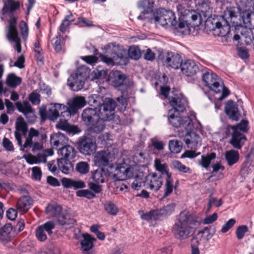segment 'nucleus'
Here are the masks:
<instances>
[{
	"mask_svg": "<svg viewBox=\"0 0 254 254\" xmlns=\"http://www.w3.org/2000/svg\"><path fill=\"white\" fill-rule=\"evenodd\" d=\"M116 106V103L113 99L105 98L99 109H85L81 118L88 126V130L91 133H95L103 131L105 128V122L114 119Z\"/></svg>",
	"mask_w": 254,
	"mask_h": 254,
	"instance_id": "nucleus-1",
	"label": "nucleus"
},
{
	"mask_svg": "<svg viewBox=\"0 0 254 254\" xmlns=\"http://www.w3.org/2000/svg\"><path fill=\"white\" fill-rule=\"evenodd\" d=\"M110 171L99 169L92 173V178L97 183H103L108 176L116 180L123 181L130 178L134 174L132 166L125 162L113 164L110 166Z\"/></svg>",
	"mask_w": 254,
	"mask_h": 254,
	"instance_id": "nucleus-2",
	"label": "nucleus"
},
{
	"mask_svg": "<svg viewBox=\"0 0 254 254\" xmlns=\"http://www.w3.org/2000/svg\"><path fill=\"white\" fill-rule=\"evenodd\" d=\"M19 6L20 3L18 1L14 0H3V6L1 10V16L0 17L2 20H4V16L6 15H8L9 17L6 36L9 41L15 43L14 48L18 53H20L21 51V41L16 28L17 18L14 16L13 12L19 8Z\"/></svg>",
	"mask_w": 254,
	"mask_h": 254,
	"instance_id": "nucleus-3",
	"label": "nucleus"
},
{
	"mask_svg": "<svg viewBox=\"0 0 254 254\" xmlns=\"http://www.w3.org/2000/svg\"><path fill=\"white\" fill-rule=\"evenodd\" d=\"M200 222L195 220L188 211H183L178 215L172 231L179 240H185L193 234Z\"/></svg>",
	"mask_w": 254,
	"mask_h": 254,
	"instance_id": "nucleus-4",
	"label": "nucleus"
},
{
	"mask_svg": "<svg viewBox=\"0 0 254 254\" xmlns=\"http://www.w3.org/2000/svg\"><path fill=\"white\" fill-rule=\"evenodd\" d=\"M46 136L45 134H40L38 130L31 127L30 128L28 135L26 137L25 141L20 146V150L25 152H28L30 149L33 153L41 150L43 148V141L45 140Z\"/></svg>",
	"mask_w": 254,
	"mask_h": 254,
	"instance_id": "nucleus-5",
	"label": "nucleus"
},
{
	"mask_svg": "<svg viewBox=\"0 0 254 254\" xmlns=\"http://www.w3.org/2000/svg\"><path fill=\"white\" fill-rule=\"evenodd\" d=\"M202 80L206 86L216 93L222 92L221 95L218 98L219 100H223L229 95V90L226 88L221 79L211 70H208L202 74Z\"/></svg>",
	"mask_w": 254,
	"mask_h": 254,
	"instance_id": "nucleus-6",
	"label": "nucleus"
},
{
	"mask_svg": "<svg viewBox=\"0 0 254 254\" xmlns=\"http://www.w3.org/2000/svg\"><path fill=\"white\" fill-rule=\"evenodd\" d=\"M193 128V127L189 130L185 129L184 133V131L179 132V137H184V140L188 147L192 150L186 151L182 155V158H193L200 154L199 152L196 153L194 150L200 146L201 138L198 134L192 131Z\"/></svg>",
	"mask_w": 254,
	"mask_h": 254,
	"instance_id": "nucleus-7",
	"label": "nucleus"
},
{
	"mask_svg": "<svg viewBox=\"0 0 254 254\" xmlns=\"http://www.w3.org/2000/svg\"><path fill=\"white\" fill-rule=\"evenodd\" d=\"M154 166L156 170L161 173V175H166L164 197H167L173 192L174 189H176L178 181L176 182L175 185H174L172 174L169 172L168 165L163 163L159 159L155 160Z\"/></svg>",
	"mask_w": 254,
	"mask_h": 254,
	"instance_id": "nucleus-8",
	"label": "nucleus"
},
{
	"mask_svg": "<svg viewBox=\"0 0 254 254\" xmlns=\"http://www.w3.org/2000/svg\"><path fill=\"white\" fill-rule=\"evenodd\" d=\"M88 74V70L85 66L78 67L67 80V84L70 88L74 91L81 90L83 87Z\"/></svg>",
	"mask_w": 254,
	"mask_h": 254,
	"instance_id": "nucleus-9",
	"label": "nucleus"
},
{
	"mask_svg": "<svg viewBox=\"0 0 254 254\" xmlns=\"http://www.w3.org/2000/svg\"><path fill=\"white\" fill-rule=\"evenodd\" d=\"M154 19L158 24L162 26H176L177 25L174 13L164 8L158 10L157 15L154 17Z\"/></svg>",
	"mask_w": 254,
	"mask_h": 254,
	"instance_id": "nucleus-10",
	"label": "nucleus"
},
{
	"mask_svg": "<svg viewBox=\"0 0 254 254\" xmlns=\"http://www.w3.org/2000/svg\"><path fill=\"white\" fill-rule=\"evenodd\" d=\"M109 78L113 85L118 88H123L120 90H126L132 85V82L121 71L113 70L109 74Z\"/></svg>",
	"mask_w": 254,
	"mask_h": 254,
	"instance_id": "nucleus-11",
	"label": "nucleus"
},
{
	"mask_svg": "<svg viewBox=\"0 0 254 254\" xmlns=\"http://www.w3.org/2000/svg\"><path fill=\"white\" fill-rule=\"evenodd\" d=\"M101 60L109 65L114 64L126 65L128 63V58L125 51L119 53L113 52L110 57L100 55Z\"/></svg>",
	"mask_w": 254,
	"mask_h": 254,
	"instance_id": "nucleus-12",
	"label": "nucleus"
},
{
	"mask_svg": "<svg viewBox=\"0 0 254 254\" xmlns=\"http://www.w3.org/2000/svg\"><path fill=\"white\" fill-rule=\"evenodd\" d=\"M172 110H169L168 119L169 123L174 127L183 128L185 129H190L193 127L192 120L188 116L181 117L171 114Z\"/></svg>",
	"mask_w": 254,
	"mask_h": 254,
	"instance_id": "nucleus-13",
	"label": "nucleus"
},
{
	"mask_svg": "<svg viewBox=\"0 0 254 254\" xmlns=\"http://www.w3.org/2000/svg\"><path fill=\"white\" fill-rule=\"evenodd\" d=\"M56 223L53 221H49L39 226L35 230V236L40 242H45L47 239V235H51L55 229Z\"/></svg>",
	"mask_w": 254,
	"mask_h": 254,
	"instance_id": "nucleus-14",
	"label": "nucleus"
},
{
	"mask_svg": "<svg viewBox=\"0 0 254 254\" xmlns=\"http://www.w3.org/2000/svg\"><path fill=\"white\" fill-rule=\"evenodd\" d=\"M180 68L182 73L187 76H193L202 70L192 60H187L182 62Z\"/></svg>",
	"mask_w": 254,
	"mask_h": 254,
	"instance_id": "nucleus-15",
	"label": "nucleus"
},
{
	"mask_svg": "<svg viewBox=\"0 0 254 254\" xmlns=\"http://www.w3.org/2000/svg\"><path fill=\"white\" fill-rule=\"evenodd\" d=\"M96 149V141L93 138L86 137L79 142V150L83 154L90 155L95 151Z\"/></svg>",
	"mask_w": 254,
	"mask_h": 254,
	"instance_id": "nucleus-16",
	"label": "nucleus"
},
{
	"mask_svg": "<svg viewBox=\"0 0 254 254\" xmlns=\"http://www.w3.org/2000/svg\"><path fill=\"white\" fill-rule=\"evenodd\" d=\"M183 60L181 56L175 52H167L165 54L164 63L167 66L174 69L181 67Z\"/></svg>",
	"mask_w": 254,
	"mask_h": 254,
	"instance_id": "nucleus-17",
	"label": "nucleus"
},
{
	"mask_svg": "<svg viewBox=\"0 0 254 254\" xmlns=\"http://www.w3.org/2000/svg\"><path fill=\"white\" fill-rule=\"evenodd\" d=\"M215 27L212 28L215 36L224 37L226 36L230 30V26L228 20L222 17L219 21L215 23Z\"/></svg>",
	"mask_w": 254,
	"mask_h": 254,
	"instance_id": "nucleus-18",
	"label": "nucleus"
},
{
	"mask_svg": "<svg viewBox=\"0 0 254 254\" xmlns=\"http://www.w3.org/2000/svg\"><path fill=\"white\" fill-rule=\"evenodd\" d=\"M16 130L14 133L15 139L18 145H21L22 135L26 136L27 127L24 119L22 117L17 118L15 123Z\"/></svg>",
	"mask_w": 254,
	"mask_h": 254,
	"instance_id": "nucleus-19",
	"label": "nucleus"
},
{
	"mask_svg": "<svg viewBox=\"0 0 254 254\" xmlns=\"http://www.w3.org/2000/svg\"><path fill=\"white\" fill-rule=\"evenodd\" d=\"M15 105L18 111L24 115L29 122H32L34 121L35 116L34 110L28 101L17 102L15 103Z\"/></svg>",
	"mask_w": 254,
	"mask_h": 254,
	"instance_id": "nucleus-20",
	"label": "nucleus"
},
{
	"mask_svg": "<svg viewBox=\"0 0 254 254\" xmlns=\"http://www.w3.org/2000/svg\"><path fill=\"white\" fill-rule=\"evenodd\" d=\"M233 130L230 143L236 149H241L247 140L246 136L242 132H238L235 127H231Z\"/></svg>",
	"mask_w": 254,
	"mask_h": 254,
	"instance_id": "nucleus-21",
	"label": "nucleus"
},
{
	"mask_svg": "<svg viewBox=\"0 0 254 254\" xmlns=\"http://www.w3.org/2000/svg\"><path fill=\"white\" fill-rule=\"evenodd\" d=\"M33 202V199L29 195H23L17 201L16 208L18 212L24 214L31 208Z\"/></svg>",
	"mask_w": 254,
	"mask_h": 254,
	"instance_id": "nucleus-22",
	"label": "nucleus"
},
{
	"mask_svg": "<svg viewBox=\"0 0 254 254\" xmlns=\"http://www.w3.org/2000/svg\"><path fill=\"white\" fill-rule=\"evenodd\" d=\"M68 108L65 106L61 104H51V107L47 112V116L51 120H55L59 117L60 113L62 114L66 112Z\"/></svg>",
	"mask_w": 254,
	"mask_h": 254,
	"instance_id": "nucleus-23",
	"label": "nucleus"
},
{
	"mask_svg": "<svg viewBox=\"0 0 254 254\" xmlns=\"http://www.w3.org/2000/svg\"><path fill=\"white\" fill-rule=\"evenodd\" d=\"M110 155L111 154L108 151L103 150L97 152L94 157V164L100 167L107 166Z\"/></svg>",
	"mask_w": 254,
	"mask_h": 254,
	"instance_id": "nucleus-24",
	"label": "nucleus"
},
{
	"mask_svg": "<svg viewBox=\"0 0 254 254\" xmlns=\"http://www.w3.org/2000/svg\"><path fill=\"white\" fill-rule=\"evenodd\" d=\"M226 114L233 120H239L240 114L238 111L237 105L232 100L228 101L225 107Z\"/></svg>",
	"mask_w": 254,
	"mask_h": 254,
	"instance_id": "nucleus-25",
	"label": "nucleus"
},
{
	"mask_svg": "<svg viewBox=\"0 0 254 254\" xmlns=\"http://www.w3.org/2000/svg\"><path fill=\"white\" fill-rule=\"evenodd\" d=\"M146 181L149 189L155 191H157L161 188L163 183L161 175L158 176L156 174L149 175Z\"/></svg>",
	"mask_w": 254,
	"mask_h": 254,
	"instance_id": "nucleus-26",
	"label": "nucleus"
},
{
	"mask_svg": "<svg viewBox=\"0 0 254 254\" xmlns=\"http://www.w3.org/2000/svg\"><path fill=\"white\" fill-rule=\"evenodd\" d=\"M56 127L69 134H74L80 132V129L77 126L70 125L66 120L60 119L56 125Z\"/></svg>",
	"mask_w": 254,
	"mask_h": 254,
	"instance_id": "nucleus-27",
	"label": "nucleus"
},
{
	"mask_svg": "<svg viewBox=\"0 0 254 254\" xmlns=\"http://www.w3.org/2000/svg\"><path fill=\"white\" fill-rule=\"evenodd\" d=\"M154 2L152 0H142L138 2V6L139 8H142L143 10L141 14L137 17L138 19L144 20L146 18L145 16L146 14L151 13L153 11Z\"/></svg>",
	"mask_w": 254,
	"mask_h": 254,
	"instance_id": "nucleus-28",
	"label": "nucleus"
},
{
	"mask_svg": "<svg viewBox=\"0 0 254 254\" xmlns=\"http://www.w3.org/2000/svg\"><path fill=\"white\" fill-rule=\"evenodd\" d=\"M63 186L66 188L74 189H82L85 187V184L82 181L74 180L71 179L63 178L61 180Z\"/></svg>",
	"mask_w": 254,
	"mask_h": 254,
	"instance_id": "nucleus-29",
	"label": "nucleus"
},
{
	"mask_svg": "<svg viewBox=\"0 0 254 254\" xmlns=\"http://www.w3.org/2000/svg\"><path fill=\"white\" fill-rule=\"evenodd\" d=\"M85 103V98L83 97H75L68 101L69 109L73 112L83 107Z\"/></svg>",
	"mask_w": 254,
	"mask_h": 254,
	"instance_id": "nucleus-30",
	"label": "nucleus"
},
{
	"mask_svg": "<svg viewBox=\"0 0 254 254\" xmlns=\"http://www.w3.org/2000/svg\"><path fill=\"white\" fill-rule=\"evenodd\" d=\"M12 230V227L10 224H6L0 229V241L6 244L11 240L10 233Z\"/></svg>",
	"mask_w": 254,
	"mask_h": 254,
	"instance_id": "nucleus-31",
	"label": "nucleus"
},
{
	"mask_svg": "<svg viewBox=\"0 0 254 254\" xmlns=\"http://www.w3.org/2000/svg\"><path fill=\"white\" fill-rule=\"evenodd\" d=\"M58 152L64 159L66 160L74 158L76 154V151L74 148L69 145H66L62 147L59 149Z\"/></svg>",
	"mask_w": 254,
	"mask_h": 254,
	"instance_id": "nucleus-32",
	"label": "nucleus"
},
{
	"mask_svg": "<svg viewBox=\"0 0 254 254\" xmlns=\"http://www.w3.org/2000/svg\"><path fill=\"white\" fill-rule=\"evenodd\" d=\"M67 138L63 133L58 132L51 136V144L56 148L66 143Z\"/></svg>",
	"mask_w": 254,
	"mask_h": 254,
	"instance_id": "nucleus-33",
	"label": "nucleus"
},
{
	"mask_svg": "<svg viewBox=\"0 0 254 254\" xmlns=\"http://www.w3.org/2000/svg\"><path fill=\"white\" fill-rule=\"evenodd\" d=\"M82 239L81 240L80 244L81 248L84 251L90 250L93 246V242L96 240L88 234H82Z\"/></svg>",
	"mask_w": 254,
	"mask_h": 254,
	"instance_id": "nucleus-34",
	"label": "nucleus"
},
{
	"mask_svg": "<svg viewBox=\"0 0 254 254\" xmlns=\"http://www.w3.org/2000/svg\"><path fill=\"white\" fill-rule=\"evenodd\" d=\"M58 166L64 174H67L73 170V165L69 160L61 158L58 160Z\"/></svg>",
	"mask_w": 254,
	"mask_h": 254,
	"instance_id": "nucleus-35",
	"label": "nucleus"
},
{
	"mask_svg": "<svg viewBox=\"0 0 254 254\" xmlns=\"http://www.w3.org/2000/svg\"><path fill=\"white\" fill-rule=\"evenodd\" d=\"M225 157L228 165L232 166L238 161L239 153L238 151L231 149L226 152Z\"/></svg>",
	"mask_w": 254,
	"mask_h": 254,
	"instance_id": "nucleus-36",
	"label": "nucleus"
},
{
	"mask_svg": "<svg viewBox=\"0 0 254 254\" xmlns=\"http://www.w3.org/2000/svg\"><path fill=\"white\" fill-rule=\"evenodd\" d=\"M169 103L174 110L178 112H183L185 110L184 103L179 97H169Z\"/></svg>",
	"mask_w": 254,
	"mask_h": 254,
	"instance_id": "nucleus-37",
	"label": "nucleus"
},
{
	"mask_svg": "<svg viewBox=\"0 0 254 254\" xmlns=\"http://www.w3.org/2000/svg\"><path fill=\"white\" fill-rule=\"evenodd\" d=\"M65 38L61 35L60 32H58L56 36L52 40V44L54 50L57 52H60L62 51Z\"/></svg>",
	"mask_w": 254,
	"mask_h": 254,
	"instance_id": "nucleus-38",
	"label": "nucleus"
},
{
	"mask_svg": "<svg viewBox=\"0 0 254 254\" xmlns=\"http://www.w3.org/2000/svg\"><path fill=\"white\" fill-rule=\"evenodd\" d=\"M60 225L71 227L75 223V220L69 217L65 212L63 211L57 218Z\"/></svg>",
	"mask_w": 254,
	"mask_h": 254,
	"instance_id": "nucleus-39",
	"label": "nucleus"
},
{
	"mask_svg": "<svg viewBox=\"0 0 254 254\" xmlns=\"http://www.w3.org/2000/svg\"><path fill=\"white\" fill-rule=\"evenodd\" d=\"M75 20V18L74 17L73 14L71 13L70 11L68 12V14L66 15L61 25L59 27V31L60 33H64L65 32L67 28L70 25L72 22H73Z\"/></svg>",
	"mask_w": 254,
	"mask_h": 254,
	"instance_id": "nucleus-40",
	"label": "nucleus"
},
{
	"mask_svg": "<svg viewBox=\"0 0 254 254\" xmlns=\"http://www.w3.org/2000/svg\"><path fill=\"white\" fill-rule=\"evenodd\" d=\"M47 156L44 153L38 154L36 156L28 155L26 158L27 162L30 164H39L46 161Z\"/></svg>",
	"mask_w": 254,
	"mask_h": 254,
	"instance_id": "nucleus-41",
	"label": "nucleus"
},
{
	"mask_svg": "<svg viewBox=\"0 0 254 254\" xmlns=\"http://www.w3.org/2000/svg\"><path fill=\"white\" fill-rule=\"evenodd\" d=\"M45 212L47 214L57 218L63 212L62 207L56 204H49L46 207Z\"/></svg>",
	"mask_w": 254,
	"mask_h": 254,
	"instance_id": "nucleus-42",
	"label": "nucleus"
},
{
	"mask_svg": "<svg viewBox=\"0 0 254 254\" xmlns=\"http://www.w3.org/2000/svg\"><path fill=\"white\" fill-rule=\"evenodd\" d=\"M175 207V203H172L164 206L159 210H156L158 216L166 217L171 215L174 211Z\"/></svg>",
	"mask_w": 254,
	"mask_h": 254,
	"instance_id": "nucleus-43",
	"label": "nucleus"
},
{
	"mask_svg": "<svg viewBox=\"0 0 254 254\" xmlns=\"http://www.w3.org/2000/svg\"><path fill=\"white\" fill-rule=\"evenodd\" d=\"M216 158V154L214 152L211 153L205 156L202 155L201 159L198 161L199 164L203 168L207 169L210 164L211 161Z\"/></svg>",
	"mask_w": 254,
	"mask_h": 254,
	"instance_id": "nucleus-44",
	"label": "nucleus"
},
{
	"mask_svg": "<svg viewBox=\"0 0 254 254\" xmlns=\"http://www.w3.org/2000/svg\"><path fill=\"white\" fill-rule=\"evenodd\" d=\"M22 79L17 76L14 73L9 74L6 78L7 85L11 87H16L20 84Z\"/></svg>",
	"mask_w": 254,
	"mask_h": 254,
	"instance_id": "nucleus-45",
	"label": "nucleus"
},
{
	"mask_svg": "<svg viewBox=\"0 0 254 254\" xmlns=\"http://www.w3.org/2000/svg\"><path fill=\"white\" fill-rule=\"evenodd\" d=\"M169 148L172 153H178L182 150V143L177 139L171 140L169 142Z\"/></svg>",
	"mask_w": 254,
	"mask_h": 254,
	"instance_id": "nucleus-46",
	"label": "nucleus"
},
{
	"mask_svg": "<svg viewBox=\"0 0 254 254\" xmlns=\"http://www.w3.org/2000/svg\"><path fill=\"white\" fill-rule=\"evenodd\" d=\"M175 28L183 34L187 35L190 33V28L188 23L184 20L179 19V22Z\"/></svg>",
	"mask_w": 254,
	"mask_h": 254,
	"instance_id": "nucleus-47",
	"label": "nucleus"
},
{
	"mask_svg": "<svg viewBox=\"0 0 254 254\" xmlns=\"http://www.w3.org/2000/svg\"><path fill=\"white\" fill-rule=\"evenodd\" d=\"M75 169L80 174L85 175L89 171V165L86 162L80 161L76 164Z\"/></svg>",
	"mask_w": 254,
	"mask_h": 254,
	"instance_id": "nucleus-48",
	"label": "nucleus"
},
{
	"mask_svg": "<svg viewBox=\"0 0 254 254\" xmlns=\"http://www.w3.org/2000/svg\"><path fill=\"white\" fill-rule=\"evenodd\" d=\"M141 55V51L136 46H131L128 49V56L130 59L137 60L140 58Z\"/></svg>",
	"mask_w": 254,
	"mask_h": 254,
	"instance_id": "nucleus-49",
	"label": "nucleus"
},
{
	"mask_svg": "<svg viewBox=\"0 0 254 254\" xmlns=\"http://www.w3.org/2000/svg\"><path fill=\"white\" fill-rule=\"evenodd\" d=\"M105 210L110 214L115 215L118 212V209L116 205L111 201H106L104 204Z\"/></svg>",
	"mask_w": 254,
	"mask_h": 254,
	"instance_id": "nucleus-50",
	"label": "nucleus"
},
{
	"mask_svg": "<svg viewBox=\"0 0 254 254\" xmlns=\"http://www.w3.org/2000/svg\"><path fill=\"white\" fill-rule=\"evenodd\" d=\"M140 217L142 219L146 221L156 220L158 219L157 211V210H151L142 214Z\"/></svg>",
	"mask_w": 254,
	"mask_h": 254,
	"instance_id": "nucleus-51",
	"label": "nucleus"
},
{
	"mask_svg": "<svg viewBox=\"0 0 254 254\" xmlns=\"http://www.w3.org/2000/svg\"><path fill=\"white\" fill-rule=\"evenodd\" d=\"M210 226L204 227L202 230L198 232V236L202 237V238H203L204 240L206 241L209 240L213 236V234L210 232Z\"/></svg>",
	"mask_w": 254,
	"mask_h": 254,
	"instance_id": "nucleus-52",
	"label": "nucleus"
},
{
	"mask_svg": "<svg viewBox=\"0 0 254 254\" xmlns=\"http://www.w3.org/2000/svg\"><path fill=\"white\" fill-rule=\"evenodd\" d=\"M249 231V228L246 225H241L239 226L236 231L237 238L239 240L242 239L245 234Z\"/></svg>",
	"mask_w": 254,
	"mask_h": 254,
	"instance_id": "nucleus-53",
	"label": "nucleus"
},
{
	"mask_svg": "<svg viewBox=\"0 0 254 254\" xmlns=\"http://www.w3.org/2000/svg\"><path fill=\"white\" fill-rule=\"evenodd\" d=\"M75 24L80 26H86L88 27H91L93 26V22L88 18L79 17L78 18L77 21L75 23Z\"/></svg>",
	"mask_w": 254,
	"mask_h": 254,
	"instance_id": "nucleus-54",
	"label": "nucleus"
},
{
	"mask_svg": "<svg viewBox=\"0 0 254 254\" xmlns=\"http://www.w3.org/2000/svg\"><path fill=\"white\" fill-rule=\"evenodd\" d=\"M172 164L175 168L183 173H187L190 170L189 167H186L177 160L174 161Z\"/></svg>",
	"mask_w": 254,
	"mask_h": 254,
	"instance_id": "nucleus-55",
	"label": "nucleus"
},
{
	"mask_svg": "<svg viewBox=\"0 0 254 254\" xmlns=\"http://www.w3.org/2000/svg\"><path fill=\"white\" fill-rule=\"evenodd\" d=\"M133 168H134L133 167H132ZM134 174L132 178H133L134 176H135V178L134 179L133 181L131 183V188L135 190H138L141 187L142 181L141 179L139 178L138 177L136 176L135 174V169H134ZM127 178V179H128ZM130 179V178H129Z\"/></svg>",
	"mask_w": 254,
	"mask_h": 254,
	"instance_id": "nucleus-56",
	"label": "nucleus"
},
{
	"mask_svg": "<svg viewBox=\"0 0 254 254\" xmlns=\"http://www.w3.org/2000/svg\"><path fill=\"white\" fill-rule=\"evenodd\" d=\"M248 122L246 120H242L240 124L236 126H231V127H235L237 128L238 132H246L248 131Z\"/></svg>",
	"mask_w": 254,
	"mask_h": 254,
	"instance_id": "nucleus-57",
	"label": "nucleus"
},
{
	"mask_svg": "<svg viewBox=\"0 0 254 254\" xmlns=\"http://www.w3.org/2000/svg\"><path fill=\"white\" fill-rule=\"evenodd\" d=\"M236 223V220L233 219H230L222 227L221 231V232L225 233L228 231Z\"/></svg>",
	"mask_w": 254,
	"mask_h": 254,
	"instance_id": "nucleus-58",
	"label": "nucleus"
},
{
	"mask_svg": "<svg viewBox=\"0 0 254 254\" xmlns=\"http://www.w3.org/2000/svg\"><path fill=\"white\" fill-rule=\"evenodd\" d=\"M29 99L33 104L38 105L40 102V95L35 92H32L29 96Z\"/></svg>",
	"mask_w": 254,
	"mask_h": 254,
	"instance_id": "nucleus-59",
	"label": "nucleus"
},
{
	"mask_svg": "<svg viewBox=\"0 0 254 254\" xmlns=\"http://www.w3.org/2000/svg\"><path fill=\"white\" fill-rule=\"evenodd\" d=\"M19 27L23 38H26L28 35V27L27 24L24 21H21L20 22Z\"/></svg>",
	"mask_w": 254,
	"mask_h": 254,
	"instance_id": "nucleus-60",
	"label": "nucleus"
},
{
	"mask_svg": "<svg viewBox=\"0 0 254 254\" xmlns=\"http://www.w3.org/2000/svg\"><path fill=\"white\" fill-rule=\"evenodd\" d=\"M17 212L18 211L16 208L15 209L13 208H10L6 211V216L9 219L14 220L17 217Z\"/></svg>",
	"mask_w": 254,
	"mask_h": 254,
	"instance_id": "nucleus-61",
	"label": "nucleus"
},
{
	"mask_svg": "<svg viewBox=\"0 0 254 254\" xmlns=\"http://www.w3.org/2000/svg\"><path fill=\"white\" fill-rule=\"evenodd\" d=\"M152 144L154 148L158 150H163L164 146V144L162 141L155 139L152 140Z\"/></svg>",
	"mask_w": 254,
	"mask_h": 254,
	"instance_id": "nucleus-62",
	"label": "nucleus"
},
{
	"mask_svg": "<svg viewBox=\"0 0 254 254\" xmlns=\"http://www.w3.org/2000/svg\"><path fill=\"white\" fill-rule=\"evenodd\" d=\"M217 219V214L214 213L212 215L206 217L203 219V223L204 224H209L213 223Z\"/></svg>",
	"mask_w": 254,
	"mask_h": 254,
	"instance_id": "nucleus-63",
	"label": "nucleus"
},
{
	"mask_svg": "<svg viewBox=\"0 0 254 254\" xmlns=\"http://www.w3.org/2000/svg\"><path fill=\"white\" fill-rule=\"evenodd\" d=\"M42 172L40 168L35 167L32 168V176L36 180H40L41 178Z\"/></svg>",
	"mask_w": 254,
	"mask_h": 254,
	"instance_id": "nucleus-64",
	"label": "nucleus"
}]
</instances>
